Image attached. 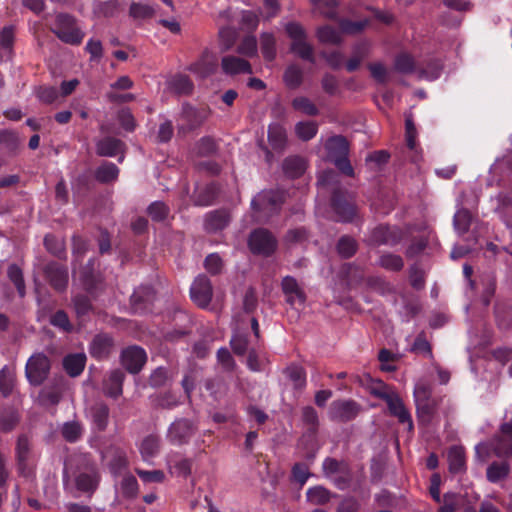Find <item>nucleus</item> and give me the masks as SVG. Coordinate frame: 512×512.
<instances>
[{
	"label": "nucleus",
	"instance_id": "obj_1",
	"mask_svg": "<svg viewBox=\"0 0 512 512\" xmlns=\"http://www.w3.org/2000/svg\"><path fill=\"white\" fill-rule=\"evenodd\" d=\"M328 157L336 167L344 174L352 176L354 171L347 158L348 155V142L342 136H334L327 140L325 144Z\"/></svg>",
	"mask_w": 512,
	"mask_h": 512
},
{
	"label": "nucleus",
	"instance_id": "obj_14",
	"mask_svg": "<svg viewBox=\"0 0 512 512\" xmlns=\"http://www.w3.org/2000/svg\"><path fill=\"white\" fill-rule=\"evenodd\" d=\"M399 240L397 229H390L385 226H379L373 229L368 238L371 245L395 244Z\"/></svg>",
	"mask_w": 512,
	"mask_h": 512
},
{
	"label": "nucleus",
	"instance_id": "obj_48",
	"mask_svg": "<svg viewBox=\"0 0 512 512\" xmlns=\"http://www.w3.org/2000/svg\"><path fill=\"white\" fill-rule=\"evenodd\" d=\"M395 70L400 73H410L414 70V59L407 53L398 55L395 59Z\"/></svg>",
	"mask_w": 512,
	"mask_h": 512
},
{
	"label": "nucleus",
	"instance_id": "obj_60",
	"mask_svg": "<svg viewBox=\"0 0 512 512\" xmlns=\"http://www.w3.org/2000/svg\"><path fill=\"white\" fill-rule=\"evenodd\" d=\"M405 129H406V142L407 146L410 150H414L416 148V135L417 131L414 125L412 118L407 117L405 121Z\"/></svg>",
	"mask_w": 512,
	"mask_h": 512
},
{
	"label": "nucleus",
	"instance_id": "obj_57",
	"mask_svg": "<svg viewBox=\"0 0 512 512\" xmlns=\"http://www.w3.org/2000/svg\"><path fill=\"white\" fill-rule=\"evenodd\" d=\"M288 377L294 382L295 387L302 388L305 385V374L301 367L291 366L286 370Z\"/></svg>",
	"mask_w": 512,
	"mask_h": 512
},
{
	"label": "nucleus",
	"instance_id": "obj_28",
	"mask_svg": "<svg viewBox=\"0 0 512 512\" xmlns=\"http://www.w3.org/2000/svg\"><path fill=\"white\" fill-rule=\"evenodd\" d=\"M160 443L159 439L156 436L149 435L145 437L139 446V451L144 461H149L151 458L155 457L159 452Z\"/></svg>",
	"mask_w": 512,
	"mask_h": 512
},
{
	"label": "nucleus",
	"instance_id": "obj_56",
	"mask_svg": "<svg viewBox=\"0 0 512 512\" xmlns=\"http://www.w3.org/2000/svg\"><path fill=\"white\" fill-rule=\"evenodd\" d=\"M316 8L326 17L333 18L335 13V0H311Z\"/></svg>",
	"mask_w": 512,
	"mask_h": 512
},
{
	"label": "nucleus",
	"instance_id": "obj_41",
	"mask_svg": "<svg viewBox=\"0 0 512 512\" xmlns=\"http://www.w3.org/2000/svg\"><path fill=\"white\" fill-rule=\"evenodd\" d=\"M7 274L9 279L16 286L18 293L21 297L25 295V283L23 279L22 270L15 264H12L8 267Z\"/></svg>",
	"mask_w": 512,
	"mask_h": 512
},
{
	"label": "nucleus",
	"instance_id": "obj_25",
	"mask_svg": "<svg viewBox=\"0 0 512 512\" xmlns=\"http://www.w3.org/2000/svg\"><path fill=\"white\" fill-rule=\"evenodd\" d=\"M292 108L306 116H316L319 114V109L316 104L306 96H297L291 101Z\"/></svg>",
	"mask_w": 512,
	"mask_h": 512
},
{
	"label": "nucleus",
	"instance_id": "obj_21",
	"mask_svg": "<svg viewBox=\"0 0 512 512\" xmlns=\"http://www.w3.org/2000/svg\"><path fill=\"white\" fill-rule=\"evenodd\" d=\"M228 222L229 216L225 211H214L206 215L204 227L209 232H216L225 228Z\"/></svg>",
	"mask_w": 512,
	"mask_h": 512
},
{
	"label": "nucleus",
	"instance_id": "obj_42",
	"mask_svg": "<svg viewBox=\"0 0 512 512\" xmlns=\"http://www.w3.org/2000/svg\"><path fill=\"white\" fill-rule=\"evenodd\" d=\"M494 455L503 458L512 454V442L505 438L498 437L492 441Z\"/></svg>",
	"mask_w": 512,
	"mask_h": 512
},
{
	"label": "nucleus",
	"instance_id": "obj_3",
	"mask_svg": "<svg viewBox=\"0 0 512 512\" xmlns=\"http://www.w3.org/2000/svg\"><path fill=\"white\" fill-rule=\"evenodd\" d=\"M50 371V360L43 353L33 354L27 361L25 373L32 385H40L48 377Z\"/></svg>",
	"mask_w": 512,
	"mask_h": 512
},
{
	"label": "nucleus",
	"instance_id": "obj_37",
	"mask_svg": "<svg viewBox=\"0 0 512 512\" xmlns=\"http://www.w3.org/2000/svg\"><path fill=\"white\" fill-rule=\"evenodd\" d=\"M453 224L458 233L467 232L471 224L470 212L464 208L458 209L454 215Z\"/></svg>",
	"mask_w": 512,
	"mask_h": 512
},
{
	"label": "nucleus",
	"instance_id": "obj_43",
	"mask_svg": "<svg viewBox=\"0 0 512 512\" xmlns=\"http://www.w3.org/2000/svg\"><path fill=\"white\" fill-rule=\"evenodd\" d=\"M378 264L388 270L398 271L402 269L404 263L400 256L394 254H383L380 256Z\"/></svg>",
	"mask_w": 512,
	"mask_h": 512
},
{
	"label": "nucleus",
	"instance_id": "obj_6",
	"mask_svg": "<svg viewBox=\"0 0 512 512\" xmlns=\"http://www.w3.org/2000/svg\"><path fill=\"white\" fill-rule=\"evenodd\" d=\"M54 33L65 43L79 44L84 34L74 25V19L67 14H59L56 18Z\"/></svg>",
	"mask_w": 512,
	"mask_h": 512
},
{
	"label": "nucleus",
	"instance_id": "obj_18",
	"mask_svg": "<svg viewBox=\"0 0 512 512\" xmlns=\"http://www.w3.org/2000/svg\"><path fill=\"white\" fill-rule=\"evenodd\" d=\"M282 290L287 296V301L290 304H294L296 302L302 304L305 302V294L299 287L295 278L291 276L284 277L282 280Z\"/></svg>",
	"mask_w": 512,
	"mask_h": 512
},
{
	"label": "nucleus",
	"instance_id": "obj_39",
	"mask_svg": "<svg viewBox=\"0 0 512 512\" xmlns=\"http://www.w3.org/2000/svg\"><path fill=\"white\" fill-rule=\"evenodd\" d=\"M369 52V45L366 43L359 44L355 47L354 55L349 59L346 64V68L349 72L355 71L361 61L367 56Z\"/></svg>",
	"mask_w": 512,
	"mask_h": 512
},
{
	"label": "nucleus",
	"instance_id": "obj_24",
	"mask_svg": "<svg viewBox=\"0 0 512 512\" xmlns=\"http://www.w3.org/2000/svg\"><path fill=\"white\" fill-rule=\"evenodd\" d=\"M216 68V62L209 53H204L200 60L192 64L190 70L199 77H207Z\"/></svg>",
	"mask_w": 512,
	"mask_h": 512
},
{
	"label": "nucleus",
	"instance_id": "obj_44",
	"mask_svg": "<svg viewBox=\"0 0 512 512\" xmlns=\"http://www.w3.org/2000/svg\"><path fill=\"white\" fill-rule=\"evenodd\" d=\"M323 472L327 477H334L339 473L346 471L347 466L344 462H339L333 458H326L323 462Z\"/></svg>",
	"mask_w": 512,
	"mask_h": 512
},
{
	"label": "nucleus",
	"instance_id": "obj_8",
	"mask_svg": "<svg viewBox=\"0 0 512 512\" xmlns=\"http://www.w3.org/2000/svg\"><path fill=\"white\" fill-rule=\"evenodd\" d=\"M212 295L213 290L210 280L204 275L196 277L190 288L192 301L197 306L206 308L211 302Z\"/></svg>",
	"mask_w": 512,
	"mask_h": 512
},
{
	"label": "nucleus",
	"instance_id": "obj_49",
	"mask_svg": "<svg viewBox=\"0 0 512 512\" xmlns=\"http://www.w3.org/2000/svg\"><path fill=\"white\" fill-rule=\"evenodd\" d=\"M62 434L67 441L75 442L82 434V427L78 422H67L62 428Z\"/></svg>",
	"mask_w": 512,
	"mask_h": 512
},
{
	"label": "nucleus",
	"instance_id": "obj_35",
	"mask_svg": "<svg viewBox=\"0 0 512 512\" xmlns=\"http://www.w3.org/2000/svg\"><path fill=\"white\" fill-rule=\"evenodd\" d=\"M318 126L313 121H300L295 125V134L302 141H309L315 137Z\"/></svg>",
	"mask_w": 512,
	"mask_h": 512
},
{
	"label": "nucleus",
	"instance_id": "obj_33",
	"mask_svg": "<svg viewBox=\"0 0 512 512\" xmlns=\"http://www.w3.org/2000/svg\"><path fill=\"white\" fill-rule=\"evenodd\" d=\"M306 498L313 505H324L330 500L331 493L322 486H315L307 490Z\"/></svg>",
	"mask_w": 512,
	"mask_h": 512
},
{
	"label": "nucleus",
	"instance_id": "obj_13",
	"mask_svg": "<svg viewBox=\"0 0 512 512\" xmlns=\"http://www.w3.org/2000/svg\"><path fill=\"white\" fill-rule=\"evenodd\" d=\"M21 139L19 135L10 130L0 131V151L9 157L17 155L21 147Z\"/></svg>",
	"mask_w": 512,
	"mask_h": 512
},
{
	"label": "nucleus",
	"instance_id": "obj_7",
	"mask_svg": "<svg viewBox=\"0 0 512 512\" xmlns=\"http://www.w3.org/2000/svg\"><path fill=\"white\" fill-rule=\"evenodd\" d=\"M248 244L254 254L270 255L276 248L275 238L265 229L252 232Z\"/></svg>",
	"mask_w": 512,
	"mask_h": 512
},
{
	"label": "nucleus",
	"instance_id": "obj_26",
	"mask_svg": "<svg viewBox=\"0 0 512 512\" xmlns=\"http://www.w3.org/2000/svg\"><path fill=\"white\" fill-rule=\"evenodd\" d=\"M123 143L115 138H105L97 143V153L101 156L114 157L122 151Z\"/></svg>",
	"mask_w": 512,
	"mask_h": 512
},
{
	"label": "nucleus",
	"instance_id": "obj_17",
	"mask_svg": "<svg viewBox=\"0 0 512 512\" xmlns=\"http://www.w3.org/2000/svg\"><path fill=\"white\" fill-rule=\"evenodd\" d=\"M76 487L84 492H92L98 485V473L95 466H88L75 479Z\"/></svg>",
	"mask_w": 512,
	"mask_h": 512
},
{
	"label": "nucleus",
	"instance_id": "obj_15",
	"mask_svg": "<svg viewBox=\"0 0 512 512\" xmlns=\"http://www.w3.org/2000/svg\"><path fill=\"white\" fill-rule=\"evenodd\" d=\"M87 417L95 429L102 431L108 424L109 409L104 403H95L87 409Z\"/></svg>",
	"mask_w": 512,
	"mask_h": 512
},
{
	"label": "nucleus",
	"instance_id": "obj_46",
	"mask_svg": "<svg viewBox=\"0 0 512 512\" xmlns=\"http://www.w3.org/2000/svg\"><path fill=\"white\" fill-rule=\"evenodd\" d=\"M261 50L265 59L271 61L275 57V38L270 33L261 35Z\"/></svg>",
	"mask_w": 512,
	"mask_h": 512
},
{
	"label": "nucleus",
	"instance_id": "obj_19",
	"mask_svg": "<svg viewBox=\"0 0 512 512\" xmlns=\"http://www.w3.org/2000/svg\"><path fill=\"white\" fill-rule=\"evenodd\" d=\"M47 278L56 289H63L68 282L67 269L57 263H50L45 268Z\"/></svg>",
	"mask_w": 512,
	"mask_h": 512
},
{
	"label": "nucleus",
	"instance_id": "obj_34",
	"mask_svg": "<svg viewBox=\"0 0 512 512\" xmlns=\"http://www.w3.org/2000/svg\"><path fill=\"white\" fill-rule=\"evenodd\" d=\"M332 206L339 221H350L355 214L354 207L349 203L342 202L336 195L333 196Z\"/></svg>",
	"mask_w": 512,
	"mask_h": 512
},
{
	"label": "nucleus",
	"instance_id": "obj_4",
	"mask_svg": "<svg viewBox=\"0 0 512 512\" xmlns=\"http://www.w3.org/2000/svg\"><path fill=\"white\" fill-rule=\"evenodd\" d=\"M378 395L386 401L391 415L397 417L400 423L406 424L408 431H412L413 421L411 415L398 394L384 387L382 391L378 392Z\"/></svg>",
	"mask_w": 512,
	"mask_h": 512
},
{
	"label": "nucleus",
	"instance_id": "obj_12",
	"mask_svg": "<svg viewBox=\"0 0 512 512\" xmlns=\"http://www.w3.org/2000/svg\"><path fill=\"white\" fill-rule=\"evenodd\" d=\"M221 67L225 74H251L252 68L250 63L238 56L228 55L222 58Z\"/></svg>",
	"mask_w": 512,
	"mask_h": 512
},
{
	"label": "nucleus",
	"instance_id": "obj_54",
	"mask_svg": "<svg viewBox=\"0 0 512 512\" xmlns=\"http://www.w3.org/2000/svg\"><path fill=\"white\" fill-rule=\"evenodd\" d=\"M13 388V375L11 371L4 367L0 371V392L4 395H8Z\"/></svg>",
	"mask_w": 512,
	"mask_h": 512
},
{
	"label": "nucleus",
	"instance_id": "obj_20",
	"mask_svg": "<svg viewBox=\"0 0 512 512\" xmlns=\"http://www.w3.org/2000/svg\"><path fill=\"white\" fill-rule=\"evenodd\" d=\"M112 339L106 335L96 336L90 344V354L97 358H106L112 350Z\"/></svg>",
	"mask_w": 512,
	"mask_h": 512
},
{
	"label": "nucleus",
	"instance_id": "obj_63",
	"mask_svg": "<svg viewBox=\"0 0 512 512\" xmlns=\"http://www.w3.org/2000/svg\"><path fill=\"white\" fill-rule=\"evenodd\" d=\"M369 70L375 80L378 82H385L388 79V70L382 63H372L369 65Z\"/></svg>",
	"mask_w": 512,
	"mask_h": 512
},
{
	"label": "nucleus",
	"instance_id": "obj_59",
	"mask_svg": "<svg viewBox=\"0 0 512 512\" xmlns=\"http://www.w3.org/2000/svg\"><path fill=\"white\" fill-rule=\"evenodd\" d=\"M231 347L233 351L238 355H244L247 351L248 340L243 334H235L231 338Z\"/></svg>",
	"mask_w": 512,
	"mask_h": 512
},
{
	"label": "nucleus",
	"instance_id": "obj_11",
	"mask_svg": "<svg viewBox=\"0 0 512 512\" xmlns=\"http://www.w3.org/2000/svg\"><path fill=\"white\" fill-rule=\"evenodd\" d=\"M193 433L192 424L187 420H177L171 424L167 437L172 444L186 442Z\"/></svg>",
	"mask_w": 512,
	"mask_h": 512
},
{
	"label": "nucleus",
	"instance_id": "obj_2",
	"mask_svg": "<svg viewBox=\"0 0 512 512\" xmlns=\"http://www.w3.org/2000/svg\"><path fill=\"white\" fill-rule=\"evenodd\" d=\"M286 32L292 39L291 50L300 58L314 63L313 48L306 41V34L303 27L295 22L286 25Z\"/></svg>",
	"mask_w": 512,
	"mask_h": 512
},
{
	"label": "nucleus",
	"instance_id": "obj_27",
	"mask_svg": "<svg viewBox=\"0 0 512 512\" xmlns=\"http://www.w3.org/2000/svg\"><path fill=\"white\" fill-rule=\"evenodd\" d=\"M124 374L120 370H114L110 373L104 384L105 393L111 397H117L122 393V382Z\"/></svg>",
	"mask_w": 512,
	"mask_h": 512
},
{
	"label": "nucleus",
	"instance_id": "obj_36",
	"mask_svg": "<svg viewBox=\"0 0 512 512\" xmlns=\"http://www.w3.org/2000/svg\"><path fill=\"white\" fill-rule=\"evenodd\" d=\"M154 14L155 9L151 5L137 2H133L130 5L129 15L135 20L148 19L153 17Z\"/></svg>",
	"mask_w": 512,
	"mask_h": 512
},
{
	"label": "nucleus",
	"instance_id": "obj_29",
	"mask_svg": "<svg viewBox=\"0 0 512 512\" xmlns=\"http://www.w3.org/2000/svg\"><path fill=\"white\" fill-rule=\"evenodd\" d=\"M15 31L13 26H5L0 31V61L10 55L14 43Z\"/></svg>",
	"mask_w": 512,
	"mask_h": 512
},
{
	"label": "nucleus",
	"instance_id": "obj_62",
	"mask_svg": "<svg viewBox=\"0 0 512 512\" xmlns=\"http://www.w3.org/2000/svg\"><path fill=\"white\" fill-rule=\"evenodd\" d=\"M50 322L53 326L58 327V328L62 329L63 331H70L72 329V326L70 324L68 316L63 311L56 312L51 317Z\"/></svg>",
	"mask_w": 512,
	"mask_h": 512
},
{
	"label": "nucleus",
	"instance_id": "obj_52",
	"mask_svg": "<svg viewBox=\"0 0 512 512\" xmlns=\"http://www.w3.org/2000/svg\"><path fill=\"white\" fill-rule=\"evenodd\" d=\"M238 52L246 57H253L257 54V41L253 36L246 37L238 46Z\"/></svg>",
	"mask_w": 512,
	"mask_h": 512
},
{
	"label": "nucleus",
	"instance_id": "obj_5",
	"mask_svg": "<svg viewBox=\"0 0 512 512\" xmlns=\"http://www.w3.org/2000/svg\"><path fill=\"white\" fill-rule=\"evenodd\" d=\"M284 200L280 191H262L251 202L255 211L262 212L264 217H269L277 212Z\"/></svg>",
	"mask_w": 512,
	"mask_h": 512
},
{
	"label": "nucleus",
	"instance_id": "obj_50",
	"mask_svg": "<svg viewBox=\"0 0 512 512\" xmlns=\"http://www.w3.org/2000/svg\"><path fill=\"white\" fill-rule=\"evenodd\" d=\"M121 491L125 497L133 498L138 493V482L132 475L123 478L121 482Z\"/></svg>",
	"mask_w": 512,
	"mask_h": 512
},
{
	"label": "nucleus",
	"instance_id": "obj_53",
	"mask_svg": "<svg viewBox=\"0 0 512 512\" xmlns=\"http://www.w3.org/2000/svg\"><path fill=\"white\" fill-rule=\"evenodd\" d=\"M135 472L141 478V480L146 483H160L165 478L164 473L161 470L146 471L142 469H135Z\"/></svg>",
	"mask_w": 512,
	"mask_h": 512
},
{
	"label": "nucleus",
	"instance_id": "obj_10",
	"mask_svg": "<svg viewBox=\"0 0 512 512\" xmlns=\"http://www.w3.org/2000/svg\"><path fill=\"white\" fill-rule=\"evenodd\" d=\"M359 406L352 400H337L330 406V417L338 421H349L357 416Z\"/></svg>",
	"mask_w": 512,
	"mask_h": 512
},
{
	"label": "nucleus",
	"instance_id": "obj_16",
	"mask_svg": "<svg viewBox=\"0 0 512 512\" xmlns=\"http://www.w3.org/2000/svg\"><path fill=\"white\" fill-rule=\"evenodd\" d=\"M268 142L275 151L282 152L288 142L287 131L279 123H273L268 128Z\"/></svg>",
	"mask_w": 512,
	"mask_h": 512
},
{
	"label": "nucleus",
	"instance_id": "obj_47",
	"mask_svg": "<svg viewBox=\"0 0 512 512\" xmlns=\"http://www.w3.org/2000/svg\"><path fill=\"white\" fill-rule=\"evenodd\" d=\"M168 466L171 473L178 476H187L191 472V461L188 459H179L176 461L168 460Z\"/></svg>",
	"mask_w": 512,
	"mask_h": 512
},
{
	"label": "nucleus",
	"instance_id": "obj_38",
	"mask_svg": "<svg viewBox=\"0 0 512 512\" xmlns=\"http://www.w3.org/2000/svg\"><path fill=\"white\" fill-rule=\"evenodd\" d=\"M318 40L324 44H338L341 41L340 31L330 27L324 26L317 31Z\"/></svg>",
	"mask_w": 512,
	"mask_h": 512
},
{
	"label": "nucleus",
	"instance_id": "obj_45",
	"mask_svg": "<svg viewBox=\"0 0 512 512\" xmlns=\"http://www.w3.org/2000/svg\"><path fill=\"white\" fill-rule=\"evenodd\" d=\"M356 248V241L349 236L341 237L337 245L338 253L344 258L351 257L356 252Z\"/></svg>",
	"mask_w": 512,
	"mask_h": 512
},
{
	"label": "nucleus",
	"instance_id": "obj_23",
	"mask_svg": "<svg viewBox=\"0 0 512 512\" xmlns=\"http://www.w3.org/2000/svg\"><path fill=\"white\" fill-rule=\"evenodd\" d=\"M306 170V162L299 156L287 157L283 162L284 173L291 177L297 178L301 176Z\"/></svg>",
	"mask_w": 512,
	"mask_h": 512
},
{
	"label": "nucleus",
	"instance_id": "obj_58",
	"mask_svg": "<svg viewBox=\"0 0 512 512\" xmlns=\"http://www.w3.org/2000/svg\"><path fill=\"white\" fill-rule=\"evenodd\" d=\"M195 150L199 155H210L215 151V142L210 137H203L197 142Z\"/></svg>",
	"mask_w": 512,
	"mask_h": 512
},
{
	"label": "nucleus",
	"instance_id": "obj_32",
	"mask_svg": "<svg viewBox=\"0 0 512 512\" xmlns=\"http://www.w3.org/2000/svg\"><path fill=\"white\" fill-rule=\"evenodd\" d=\"M119 174L118 167L111 162L103 163L96 170L95 177L98 181L108 183L117 179Z\"/></svg>",
	"mask_w": 512,
	"mask_h": 512
},
{
	"label": "nucleus",
	"instance_id": "obj_40",
	"mask_svg": "<svg viewBox=\"0 0 512 512\" xmlns=\"http://www.w3.org/2000/svg\"><path fill=\"white\" fill-rule=\"evenodd\" d=\"M302 78H303L302 70L295 65L289 66L286 69L285 74H284L285 84L289 88H293V89L300 86V84L302 83Z\"/></svg>",
	"mask_w": 512,
	"mask_h": 512
},
{
	"label": "nucleus",
	"instance_id": "obj_61",
	"mask_svg": "<svg viewBox=\"0 0 512 512\" xmlns=\"http://www.w3.org/2000/svg\"><path fill=\"white\" fill-rule=\"evenodd\" d=\"M367 25V21H349V20H343L340 23L341 31L347 34H355L364 29V27Z\"/></svg>",
	"mask_w": 512,
	"mask_h": 512
},
{
	"label": "nucleus",
	"instance_id": "obj_30",
	"mask_svg": "<svg viewBox=\"0 0 512 512\" xmlns=\"http://www.w3.org/2000/svg\"><path fill=\"white\" fill-rule=\"evenodd\" d=\"M510 472V465L507 462H493L491 463L486 471L487 479L496 483L502 479H505Z\"/></svg>",
	"mask_w": 512,
	"mask_h": 512
},
{
	"label": "nucleus",
	"instance_id": "obj_31",
	"mask_svg": "<svg viewBox=\"0 0 512 512\" xmlns=\"http://www.w3.org/2000/svg\"><path fill=\"white\" fill-rule=\"evenodd\" d=\"M449 469L453 473H459L465 467V455L461 447H452L448 453Z\"/></svg>",
	"mask_w": 512,
	"mask_h": 512
},
{
	"label": "nucleus",
	"instance_id": "obj_22",
	"mask_svg": "<svg viewBox=\"0 0 512 512\" xmlns=\"http://www.w3.org/2000/svg\"><path fill=\"white\" fill-rule=\"evenodd\" d=\"M85 363L86 356L83 353L68 355L63 360L66 372L72 377H76L82 373Z\"/></svg>",
	"mask_w": 512,
	"mask_h": 512
},
{
	"label": "nucleus",
	"instance_id": "obj_9",
	"mask_svg": "<svg viewBox=\"0 0 512 512\" xmlns=\"http://www.w3.org/2000/svg\"><path fill=\"white\" fill-rule=\"evenodd\" d=\"M147 355L144 349L131 346L123 350L121 362L130 373H138L145 364Z\"/></svg>",
	"mask_w": 512,
	"mask_h": 512
},
{
	"label": "nucleus",
	"instance_id": "obj_51",
	"mask_svg": "<svg viewBox=\"0 0 512 512\" xmlns=\"http://www.w3.org/2000/svg\"><path fill=\"white\" fill-rule=\"evenodd\" d=\"M44 245L46 249L56 256H61L64 252V242L53 235H47L44 238Z\"/></svg>",
	"mask_w": 512,
	"mask_h": 512
},
{
	"label": "nucleus",
	"instance_id": "obj_64",
	"mask_svg": "<svg viewBox=\"0 0 512 512\" xmlns=\"http://www.w3.org/2000/svg\"><path fill=\"white\" fill-rule=\"evenodd\" d=\"M205 268L211 274H217L222 269V260L217 254H210L205 259Z\"/></svg>",
	"mask_w": 512,
	"mask_h": 512
},
{
	"label": "nucleus",
	"instance_id": "obj_55",
	"mask_svg": "<svg viewBox=\"0 0 512 512\" xmlns=\"http://www.w3.org/2000/svg\"><path fill=\"white\" fill-rule=\"evenodd\" d=\"M149 216L155 221L163 220L168 214V208L163 202H154L148 207Z\"/></svg>",
	"mask_w": 512,
	"mask_h": 512
}]
</instances>
